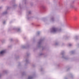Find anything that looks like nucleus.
I'll return each mask as SVG.
<instances>
[{
  "label": "nucleus",
  "mask_w": 79,
  "mask_h": 79,
  "mask_svg": "<svg viewBox=\"0 0 79 79\" xmlns=\"http://www.w3.org/2000/svg\"><path fill=\"white\" fill-rule=\"evenodd\" d=\"M57 31V29L55 28H52V32H55Z\"/></svg>",
  "instance_id": "obj_1"
},
{
  "label": "nucleus",
  "mask_w": 79,
  "mask_h": 79,
  "mask_svg": "<svg viewBox=\"0 0 79 79\" xmlns=\"http://www.w3.org/2000/svg\"><path fill=\"white\" fill-rule=\"evenodd\" d=\"M5 52V51L3 50V51H2L0 52V54H3V53H4Z\"/></svg>",
  "instance_id": "obj_2"
}]
</instances>
